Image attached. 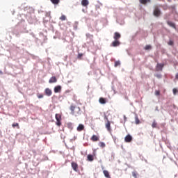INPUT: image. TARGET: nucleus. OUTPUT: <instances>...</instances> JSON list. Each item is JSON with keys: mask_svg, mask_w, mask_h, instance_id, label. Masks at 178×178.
<instances>
[{"mask_svg": "<svg viewBox=\"0 0 178 178\" xmlns=\"http://www.w3.org/2000/svg\"><path fill=\"white\" fill-rule=\"evenodd\" d=\"M70 109L71 111V113L74 115V116H79V115H81V108L77 106L71 105Z\"/></svg>", "mask_w": 178, "mask_h": 178, "instance_id": "obj_1", "label": "nucleus"}, {"mask_svg": "<svg viewBox=\"0 0 178 178\" xmlns=\"http://www.w3.org/2000/svg\"><path fill=\"white\" fill-rule=\"evenodd\" d=\"M55 118L56 120V124L58 127H60L62 125V122H61L62 115H60V114L57 113L55 115Z\"/></svg>", "mask_w": 178, "mask_h": 178, "instance_id": "obj_2", "label": "nucleus"}, {"mask_svg": "<svg viewBox=\"0 0 178 178\" xmlns=\"http://www.w3.org/2000/svg\"><path fill=\"white\" fill-rule=\"evenodd\" d=\"M161 10L158 7V6H156L154 7V12H153L154 16H155L156 17H159L161 16Z\"/></svg>", "mask_w": 178, "mask_h": 178, "instance_id": "obj_3", "label": "nucleus"}, {"mask_svg": "<svg viewBox=\"0 0 178 178\" xmlns=\"http://www.w3.org/2000/svg\"><path fill=\"white\" fill-rule=\"evenodd\" d=\"M104 118L106 120H107V122L105 124L106 129L108 130V131L111 132L112 129L111 128V121L108 120V117L105 116Z\"/></svg>", "mask_w": 178, "mask_h": 178, "instance_id": "obj_4", "label": "nucleus"}, {"mask_svg": "<svg viewBox=\"0 0 178 178\" xmlns=\"http://www.w3.org/2000/svg\"><path fill=\"white\" fill-rule=\"evenodd\" d=\"M71 166L74 172H77V170H79V164H77V163L72 161L71 163Z\"/></svg>", "mask_w": 178, "mask_h": 178, "instance_id": "obj_5", "label": "nucleus"}, {"mask_svg": "<svg viewBox=\"0 0 178 178\" xmlns=\"http://www.w3.org/2000/svg\"><path fill=\"white\" fill-rule=\"evenodd\" d=\"M124 141L125 143H131V141H133V137L131 136V135H127L124 138Z\"/></svg>", "mask_w": 178, "mask_h": 178, "instance_id": "obj_6", "label": "nucleus"}, {"mask_svg": "<svg viewBox=\"0 0 178 178\" xmlns=\"http://www.w3.org/2000/svg\"><path fill=\"white\" fill-rule=\"evenodd\" d=\"M119 45H120V42L115 40V41L111 43V47H119Z\"/></svg>", "mask_w": 178, "mask_h": 178, "instance_id": "obj_7", "label": "nucleus"}, {"mask_svg": "<svg viewBox=\"0 0 178 178\" xmlns=\"http://www.w3.org/2000/svg\"><path fill=\"white\" fill-rule=\"evenodd\" d=\"M44 92L47 97H51L52 95V90L49 88H46Z\"/></svg>", "mask_w": 178, "mask_h": 178, "instance_id": "obj_8", "label": "nucleus"}, {"mask_svg": "<svg viewBox=\"0 0 178 178\" xmlns=\"http://www.w3.org/2000/svg\"><path fill=\"white\" fill-rule=\"evenodd\" d=\"M81 3L82 6L87 7L90 4V2L88 1V0H82L81 1Z\"/></svg>", "mask_w": 178, "mask_h": 178, "instance_id": "obj_9", "label": "nucleus"}, {"mask_svg": "<svg viewBox=\"0 0 178 178\" xmlns=\"http://www.w3.org/2000/svg\"><path fill=\"white\" fill-rule=\"evenodd\" d=\"M163 66H164L163 64L158 63L157 65H156V70L158 72H162V69H163Z\"/></svg>", "mask_w": 178, "mask_h": 178, "instance_id": "obj_10", "label": "nucleus"}, {"mask_svg": "<svg viewBox=\"0 0 178 178\" xmlns=\"http://www.w3.org/2000/svg\"><path fill=\"white\" fill-rule=\"evenodd\" d=\"M120 37H121L120 33H119L118 32H115L114 33V36H113L114 40L119 41V39L120 38Z\"/></svg>", "mask_w": 178, "mask_h": 178, "instance_id": "obj_11", "label": "nucleus"}, {"mask_svg": "<svg viewBox=\"0 0 178 178\" xmlns=\"http://www.w3.org/2000/svg\"><path fill=\"white\" fill-rule=\"evenodd\" d=\"M90 140H91V141L97 142V141H99V138L97 135H93L90 138Z\"/></svg>", "mask_w": 178, "mask_h": 178, "instance_id": "obj_12", "label": "nucleus"}, {"mask_svg": "<svg viewBox=\"0 0 178 178\" xmlns=\"http://www.w3.org/2000/svg\"><path fill=\"white\" fill-rule=\"evenodd\" d=\"M99 104H102V105H105V104H106V99L104 97H100L99 99Z\"/></svg>", "mask_w": 178, "mask_h": 178, "instance_id": "obj_13", "label": "nucleus"}, {"mask_svg": "<svg viewBox=\"0 0 178 178\" xmlns=\"http://www.w3.org/2000/svg\"><path fill=\"white\" fill-rule=\"evenodd\" d=\"M77 131H83L84 130V126L83 124H79L76 128Z\"/></svg>", "mask_w": 178, "mask_h": 178, "instance_id": "obj_14", "label": "nucleus"}, {"mask_svg": "<svg viewBox=\"0 0 178 178\" xmlns=\"http://www.w3.org/2000/svg\"><path fill=\"white\" fill-rule=\"evenodd\" d=\"M167 24H168V26H170V27H172V29H176V24H175V23L172 22L170 21H168Z\"/></svg>", "mask_w": 178, "mask_h": 178, "instance_id": "obj_15", "label": "nucleus"}, {"mask_svg": "<svg viewBox=\"0 0 178 178\" xmlns=\"http://www.w3.org/2000/svg\"><path fill=\"white\" fill-rule=\"evenodd\" d=\"M60 90H62V87L60 86H56L54 88V92L56 93L60 92Z\"/></svg>", "mask_w": 178, "mask_h": 178, "instance_id": "obj_16", "label": "nucleus"}, {"mask_svg": "<svg viewBox=\"0 0 178 178\" xmlns=\"http://www.w3.org/2000/svg\"><path fill=\"white\" fill-rule=\"evenodd\" d=\"M103 173H104L105 177H106V178H111V175H109V172H108V170H104L103 171Z\"/></svg>", "mask_w": 178, "mask_h": 178, "instance_id": "obj_17", "label": "nucleus"}, {"mask_svg": "<svg viewBox=\"0 0 178 178\" xmlns=\"http://www.w3.org/2000/svg\"><path fill=\"white\" fill-rule=\"evenodd\" d=\"M139 2L142 3V5H147V3L151 2V0H139Z\"/></svg>", "mask_w": 178, "mask_h": 178, "instance_id": "obj_18", "label": "nucleus"}, {"mask_svg": "<svg viewBox=\"0 0 178 178\" xmlns=\"http://www.w3.org/2000/svg\"><path fill=\"white\" fill-rule=\"evenodd\" d=\"M56 81H58V80L56 79V77L52 76V77L49 79V83H56Z\"/></svg>", "mask_w": 178, "mask_h": 178, "instance_id": "obj_19", "label": "nucleus"}, {"mask_svg": "<svg viewBox=\"0 0 178 178\" xmlns=\"http://www.w3.org/2000/svg\"><path fill=\"white\" fill-rule=\"evenodd\" d=\"M88 158V161H89V162H92V161H94V156H92V154H88L87 156Z\"/></svg>", "mask_w": 178, "mask_h": 178, "instance_id": "obj_20", "label": "nucleus"}, {"mask_svg": "<svg viewBox=\"0 0 178 178\" xmlns=\"http://www.w3.org/2000/svg\"><path fill=\"white\" fill-rule=\"evenodd\" d=\"M86 37H87L88 40H90V41H92V42H93L92 38H94V35H92L90 33H87Z\"/></svg>", "mask_w": 178, "mask_h": 178, "instance_id": "obj_21", "label": "nucleus"}, {"mask_svg": "<svg viewBox=\"0 0 178 178\" xmlns=\"http://www.w3.org/2000/svg\"><path fill=\"white\" fill-rule=\"evenodd\" d=\"M99 146H100L101 148H105V147H106V145H105V143L104 142H99Z\"/></svg>", "mask_w": 178, "mask_h": 178, "instance_id": "obj_22", "label": "nucleus"}, {"mask_svg": "<svg viewBox=\"0 0 178 178\" xmlns=\"http://www.w3.org/2000/svg\"><path fill=\"white\" fill-rule=\"evenodd\" d=\"M156 126H158V123H156V121L154 120L152 124V127L153 129H155L156 127Z\"/></svg>", "mask_w": 178, "mask_h": 178, "instance_id": "obj_23", "label": "nucleus"}, {"mask_svg": "<svg viewBox=\"0 0 178 178\" xmlns=\"http://www.w3.org/2000/svg\"><path fill=\"white\" fill-rule=\"evenodd\" d=\"M135 123L136 124H140V119H138V116L135 117Z\"/></svg>", "mask_w": 178, "mask_h": 178, "instance_id": "obj_24", "label": "nucleus"}, {"mask_svg": "<svg viewBox=\"0 0 178 178\" xmlns=\"http://www.w3.org/2000/svg\"><path fill=\"white\" fill-rule=\"evenodd\" d=\"M12 127H13V129H15V127H17V129H20V127L19 126V123H13L12 124Z\"/></svg>", "mask_w": 178, "mask_h": 178, "instance_id": "obj_25", "label": "nucleus"}, {"mask_svg": "<svg viewBox=\"0 0 178 178\" xmlns=\"http://www.w3.org/2000/svg\"><path fill=\"white\" fill-rule=\"evenodd\" d=\"M50 1L54 3V5H58V3H59L60 2V0H50Z\"/></svg>", "mask_w": 178, "mask_h": 178, "instance_id": "obj_26", "label": "nucleus"}, {"mask_svg": "<svg viewBox=\"0 0 178 178\" xmlns=\"http://www.w3.org/2000/svg\"><path fill=\"white\" fill-rule=\"evenodd\" d=\"M151 48H152V47H151V45H149V44H147V45H146V46L145 47V49L146 51H148V49H151Z\"/></svg>", "mask_w": 178, "mask_h": 178, "instance_id": "obj_27", "label": "nucleus"}, {"mask_svg": "<svg viewBox=\"0 0 178 178\" xmlns=\"http://www.w3.org/2000/svg\"><path fill=\"white\" fill-rule=\"evenodd\" d=\"M60 19H61L62 22L66 20V15H62V16L60 17Z\"/></svg>", "mask_w": 178, "mask_h": 178, "instance_id": "obj_28", "label": "nucleus"}, {"mask_svg": "<svg viewBox=\"0 0 178 178\" xmlns=\"http://www.w3.org/2000/svg\"><path fill=\"white\" fill-rule=\"evenodd\" d=\"M120 65V62H119V61L115 62V67H117V66H119Z\"/></svg>", "mask_w": 178, "mask_h": 178, "instance_id": "obj_29", "label": "nucleus"}, {"mask_svg": "<svg viewBox=\"0 0 178 178\" xmlns=\"http://www.w3.org/2000/svg\"><path fill=\"white\" fill-rule=\"evenodd\" d=\"M155 95H156V96L161 95V91H159V90H156V91H155Z\"/></svg>", "mask_w": 178, "mask_h": 178, "instance_id": "obj_30", "label": "nucleus"}, {"mask_svg": "<svg viewBox=\"0 0 178 178\" xmlns=\"http://www.w3.org/2000/svg\"><path fill=\"white\" fill-rule=\"evenodd\" d=\"M137 172H132V176L134 177V178H137Z\"/></svg>", "mask_w": 178, "mask_h": 178, "instance_id": "obj_31", "label": "nucleus"}, {"mask_svg": "<svg viewBox=\"0 0 178 178\" xmlns=\"http://www.w3.org/2000/svg\"><path fill=\"white\" fill-rule=\"evenodd\" d=\"M172 92H173V94H174L175 95H176V94L177 93V89L174 88V89L172 90Z\"/></svg>", "mask_w": 178, "mask_h": 178, "instance_id": "obj_32", "label": "nucleus"}, {"mask_svg": "<svg viewBox=\"0 0 178 178\" xmlns=\"http://www.w3.org/2000/svg\"><path fill=\"white\" fill-rule=\"evenodd\" d=\"M156 77H157V79H161L162 77V75H161V74H156Z\"/></svg>", "mask_w": 178, "mask_h": 178, "instance_id": "obj_33", "label": "nucleus"}, {"mask_svg": "<svg viewBox=\"0 0 178 178\" xmlns=\"http://www.w3.org/2000/svg\"><path fill=\"white\" fill-rule=\"evenodd\" d=\"M174 42H173V40H170L168 42V45H173Z\"/></svg>", "mask_w": 178, "mask_h": 178, "instance_id": "obj_34", "label": "nucleus"}, {"mask_svg": "<svg viewBox=\"0 0 178 178\" xmlns=\"http://www.w3.org/2000/svg\"><path fill=\"white\" fill-rule=\"evenodd\" d=\"M82 56H83V54H78V59H81Z\"/></svg>", "mask_w": 178, "mask_h": 178, "instance_id": "obj_35", "label": "nucleus"}, {"mask_svg": "<svg viewBox=\"0 0 178 178\" xmlns=\"http://www.w3.org/2000/svg\"><path fill=\"white\" fill-rule=\"evenodd\" d=\"M38 98L39 99L44 98V95H38Z\"/></svg>", "mask_w": 178, "mask_h": 178, "instance_id": "obj_36", "label": "nucleus"}, {"mask_svg": "<svg viewBox=\"0 0 178 178\" xmlns=\"http://www.w3.org/2000/svg\"><path fill=\"white\" fill-rule=\"evenodd\" d=\"M175 78L177 79V80H178V73H177Z\"/></svg>", "mask_w": 178, "mask_h": 178, "instance_id": "obj_37", "label": "nucleus"}, {"mask_svg": "<svg viewBox=\"0 0 178 178\" xmlns=\"http://www.w3.org/2000/svg\"><path fill=\"white\" fill-rule=\"evenodd\" d=\"M0 73H2V72L0 71Z\"/></svg>", "mask_w": 178, "mask_h": 178, "instance_id": "obj_38", "label": "nucleus"}]
</instances>
